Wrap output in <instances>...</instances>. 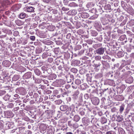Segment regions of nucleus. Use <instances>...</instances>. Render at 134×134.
Listing matches in <instances>:
<instances>
[{
  "mask_svg": "<svg viewBox=\"0 0 134 134\" xmlns=\"http://www.w3.org/2000/svg\"><path fill=\"white\" fill-rule=\"evenodd\" d=\"M42 50V48L40 47H37L36 49L35 52L36 54H39L41 53Z\"/></svg>",
  "mask_w": 134,
  "mask_h": 134,
  "instance_id": "obj_11",
  "label": "nucleus"
},
{
  "mask_svg": "<svg viewBox=\"0 0 134 134\" xmlns=\"http://www.w3.org/2000/svg\"><path fill=\"white\" fill-rule=\"evenodd\" d=\"M80 117L78 115H75L74 118V120L76 122H78L80 119Z\"/></svg>",
  "mask_w": 134,
  "mask_h": 134,
  "instance_id": "obj_15",
  "label": "nucleus"
},
{
  "mask_svg": "<svg viewBox=\"0 0 134 134\" xmlns=\"http://www.w3.org/2000/svg\"><path fill=\"white\" fill-rule=\"evenodd\" d=\"M72 12H75V11L74 10H72Z\"/></svg>",
  "mask_w": 134,
  "mask_h": 134,
  "instance_id": "obj_47",
  "label": "nucleus"
},
{
  "mask_svg": "<svg viewBox=\"0 0 134 134\" xmlns=\"http://www.w3.org/2000/svg\"><path fill=\"white\" fill-rule=\"evenodd\" d=\"M13 104L11 103H9L8 105H7V107L8 108H12L13 107Z\"/></svg>",
  "mask_w": 134,
  "mask_h": 134,
  "instance_id": "obj_21",
  "label": "nucleus"
},
{
  "mask_svg": "<svg viewBox=\"0 0 134 134\" xmlns=\"http://www.w3.org/2000/svg\"><path fill=\"white\" fill-rule=\"evenodd\" d=\"M91 101L94 105H97L99 103V100L97 97H93L92 98Z\"/></svg>",
  "mask_w": 134,
  "mask_h": 134,
  "instance_id": "obj_1",
  "label": "nucleus"
},
{
  "mask_svg": "<svg viewBox=\"0 0 134 134\" xmlns=\"http://www.w3.org/2000/svg\"><path fill=\"white\" fill-rule=\"evenodd\" d=\"M5 116L8 118H10V117L13 116V114L11 111H7L5 113Z\"/></svg>",
  "mask_w": 134,
  "mask_h": 134,
  "instance_id": "obj_5",
  "label": "nucleus"
},
{
  "mask_svg": "<svg viewBox=\"0 0 134 134\" xmlns=\"http://www.w3.org/2000/svg\"><path fill=\"white\" fill-rule=\"evenodd\" d=\"M118 58L121 57H123L124 54L121 51H119L116 54Z\"/></svg>",
  "mask_w": 134,
  "mask_h": 134,
  "instance_id": "obj_12",
  "label": "nucleus"
},
{
  "mask_svg": "<svg viewBox=\"0 0 134 134\" xmlns=\"http://www.w3.org/2000/svg\"><path fill=\"white\" fill-rule=\"evenodd\" d=\"M57 102H59L60 101V100H58L57 101Z\"/></svg>",
  "mask_w": 134,
  "mask_h": 134,
  "instance_id": "obj_50",
  "label": "nucleus"
},
{
  "mask_svg": "<svg viewBox=\"0 0 134 134\" xmlns=\"http://www.w3.org/2000/svg\"><path fill=\"white\" fill-rule=\"evenodd\" d=\"M40 128L41 132L42 133H44L46 132V130L47 128L46 125L42 124L41 125Z\"/></svg>",
  "mask_w": 134,
  "mask_h": 134,
  "instance_id": "obj_4",
  "label": "nucleus"
},
{
  "mask_svg": "<svg viewBox=\"0 0 134 134\" xmlns=\"http://www.w3.org/2000/svg\"><path fill=\"white\" fill-rule=\"evenodd\" d=\"M80 114L81 115H84L85 114V113L84 110H82V111H81L80 112Z\"/></svg>",
  "mask_w": 134,
  "mask_h": 134,
  "instance_id": "obj_27",
  "label": "nucleus"
},
{
  "mask_svg": "<svg viewBox=\"0 0 134 134\" xmlns=\"http://www.w3.org/2000/svg\"><path fill=\"white\" fill-rule=\"evenodd\" d=\"M72 70L73 71H74V72H77V70L75 68H73L72 69Z\"/></svg>",
  "mask_w": 134,
  "mask_h": 134,
  "instance_id": "obj_31",
  "label": "nucleus"
},
{
  "mask_svg": "<svg viewBox=\"0 0 134 134\" xmlns=\"http://www.w3.org/2000/svg\"><path fill=\"white\" fill-rule=\"evenodd\" d=\"M76 14V12H75V13H74V14H73V15H75V14Z\"/></svg>",
  "mask_w": 134,
  "mask_h": 134,
  "instance_id": "obj_48",
  "label": "nucleus"
},
{
  "mask_svg": "<svg viewBox=\"0 0 134 134\" xmlns=\"http://www.w3.org/2000/svg\"><path fill=\"white\" fill-rule=\"evenodd\" d=\"M44 2H46V3H48L50 0H42Z\"/></svg>",
  "mask_w": 134,
  "mask_h": 134,
  "instance_id": "obj_32",
  "label": "nucleus"
},
{
  "mask_svg": "<svg viewBox=\"0 0 134 134\" xmlns=\"http://www.w3.org/2000/svg\"><path fill=\"white\" fill-rule=\"evenodd\" d=\"M66 134H73V133L71 132H67Z\"/></svg>",
  "mask_w": 134,
  "mask_h": 134,
  "instance_id": "obj_38",
  "label": "nucleus"
},
{
  "mask_svg": "<svg viewBox=\"0 0 134 134\" xmlns=\"http://www.w3.org/2000/svg\"><path fill=\"white\" fill-rule=\"evenodd\" d=\"M25 104H22V105H21V107L23 106V107H25Z\"/></svg>",
  "mask_w": 134,
  "mask_h": 134,
  "instance_id": "obj_41",
  "label": "nucleus"
},
{
  "mask_svg": "<svg viewBox=\"0 0 134 134\" xmlns=\"http://www.w3.org/2000/svg\"><path fill=\"white\" fill-rule=\"evenodd\" d=\"M98 44L99 45H100L101 44Z\"/></svg>",
  "mask_w": 134,
  "mask_h": 134,
  "instance_id": "obj_52",
  "label": "nucleus"
},
{
  "mask_svg": "<svg viewBox=\"0 0 134 134\" xmlns=\"http://www.w3.org/2000/svg\"><path fill=\"white\" fill-rule=\"evenodd\" d=\"M20 78L19 76L18 75H15L12 78V80L14 81H16L18 80Z\"/></svg>",
  "mask_w": 134,
  "mask_h": 134,
  "instance_id": "obj_14",
  "label": "nucleus"
},
{
  "mask_svg": "<svg viewBox=\"0 0 134 134\" xmlns=\"http://www.w3.org/2000/svg\"><path fill=\"white\" fill-rule=\"evenodd\" d=\"M72 4V3H71V4H70V5H71Z\"/></svg>",
  "mask_w": 134,
  "mask_h": 134,
  "instance_id": "obj_55",
  "label": "nucleus"
},
{
  "mask_svg": "<svg viewBox=\"0 0 134 134\" xmlns=\"http://www.w3.org/2000/svg\"><path fill=\"white\" fill-rule=\"evenodd\" d=\"M26 16V14L24 13H21L19 15L20 18L21 19H23Z\"/></svg>",
  "mask_w": 134,
  "mask_h": 134,
  "instance_id": "obj_17",
  "label": "nucleus"
},
{
  "mask_svg": "<svg viewBox=\"0 0 134 134\" xmlns=\"http://www.w3.org/2000/svg\"><path fill=\"white\" fill-rule=\"evenodd\" d=\"M70 34H68V35H67L66 37L69 36V37H70Z\"/></svg>",
  "mask_w": 134,
  "mask_h": 134,
  "instance_id": "obj_42",
  "label": "nucleus"
},
{
  "mask_svg": "<svg viewBox=\"0 0 134 134\" xmlns=\"http://www.w3.org/2000/svg\"><path fill=\"white\" fill-rule=\"evenodd\" d=\"M101 122L102 124H105L107 122V119L104 117H102L101 119Z\"/></svg>",
  "mask_w": 134,
  "mask_h": 134,
  "instance_id": "obj_13",
  "label": "nucleus"
},
{
  "mask_svg": "<svg viewBox=\"0 0 134 134\" xmlns=\"http://www.w3.org/2000/svg\"><path fill=\"white\" fill-rule=\"evenodd\" d=\"M42 89H44L46 88V86L44 85H42L40 87Z\"/></svg>",
  "mask_w": 134,
  "mask_h": 134,
  "instance_id": "obj_30",
  "label": "nucleus"
},
{
  "mask_svg": "<svg viewBox=\"0 0 134 134\" xmlns=\"http://www.w3.org/2000/svg\"><path fill=\"white\" fill-rule=\"evenodd\" d=\"M68 125L69 126H73L72 124L71 123V121H69L68 122Z\"/></svg>",
  "mask_w": 134,
  "mask_h": 134,
  "instance_id": "obj_29",
  "label": "nucleus"
},
{
  "mask_svg": "<svg viewBox=\"0 0 134 134\" xmlns=\"http://www.w3.org/2000/svg\"><path fill=\"white\" fill-rule=\"evenodd\" d=\"M20 7L18 4L13 5L12 7V9L14 11H16Z\"/></svg>",
  "mask_w": 134,
  "mask_h": 134,
  "instance_id": "obj_8",
  "label": "nucleus"
},
{
  "mask_svg": "<svg viewBox=\"0 0 134 134\" xmlns=\"http://www.w3.org/2000/svg\"><path fill=\"white\" fill-rule=\"evenodd\" d=\"M115 109V108H113L112 109H111V110H112V112H113L114 111H113V110L114 109V110Z\"/></svg>",
  "mask_w": 134,
  "mask_h": 134,
  "instance_id": "obj_44",
  "label": "nucleus"
},
{
  "mask_svg": "<svg viewBox=\"0 0 134 134\" xmlns=\"http://www.w3.org/2000/svg\"><path fill=\"white\" fill-rule=\"evenodd\" d=\"M3 125L2 124H1L0 125V129H3Z\"/></svg>",
  "mask_w": 134,
  "mask_h": 134,
  "instance_id": "obj_35",
  "label": "nucleus"
},
{
  "mask_svg": "<svg viewBox=\"0 0 134 134\" xmlns=\"http://www.w3.org/2000/svg\"><path fill=\"white\" fill-rule=\"evenodd\" d=\"M105 51L104 48L101 47L98 48L96 51L97 53L99 55L103 54Z\"/></svg>",
  "mask_w": 134,
  "mask_h": 134,
  "instance_id": "obj_3",
  "label": "nucleus"
},
{
  "mask_svg": "<svg viewBox=\"0 0 134 134\" xmlns=\"http://www.w3.org/2000/svg\"><path fill=\"white\" fill-rule=\"evenodd\" d=\"M96 18H97L96 17V15H93V16L90 17V19L94 20Z\"/></svg>",
  "mask_w": 134,
  "mask_h": 134,
  "instance_id": "obj_25",
  "label": "nucleus"
},
{
  "mask_svg": "<svg viewBox=\"0 0 134 134\" xmlns=\"http://www.w3.org/2000/svg\"><path fill=\"white\" fill-rule=\"evenodd\" d=\"M124 108L123 106H121L120 107V109L119 110V111L120 113H122V111H123L124 110Z\"/></svg>",
  "mask_w": 134,
  "mask_h": 134,
  "instance_id": "obj_22",
  "label": "nucleus"
},
{
  "mask_svg": "<svg viewBox=\"0 0 134 134\" xmlns=\"http://www.w3.org/2000/svg\"><path fill=\"white\" fill-rule=\"evenodd\" d=\"M108 88H107V89H104L103 90V92H104L105 91L107 90H108Z\"/></svg>",
  "mask_w": 134,
  "mask_h": 134,
  "instance_id": "obj_39",
  "label": "nucleus"
},
{
  "mask_svg": "<svg viewBox=\"0 0 134 134\" xmlns=\"http://www.w3.org/2000/svg\"><path fill=\"white\" fill-rule=\"evenodd\" d=\"M82 122L83 123V125L85 126L88 125L90 123L88 120L84 118L82 119Z\"/></svg>",
  "mask_w": 134,
  "mask_h": 134,
  "instance_id": "obj_6",
  "label": "nucleus"
},
{
  "mask_svg": "<svg viewBox=\"0 0 134 134\" xmlns=\"http://www.w3.org/2000/svg\"><path fill=\"white\" fill-rule=\"evenodd\" d=\"M89 15L87 13H83L82 15V17L83 18H87L88 16Z\"/></svg>",
  "mask_w": 134,
  "mask_h": 134,
  "instance_id": "obj_18",
  "label": "nucleus"
},
{
  "mask_svg": "<svg viewBox=\"0 0 134 134\" xmlns=\"http://www.w3.org/2000/svg\"><path fill=\"white\" fill-rule=\"evenodd\" d=\"M34 72L35 74L37 75H39L40 74V72L38 69H36Z\"/></svg>",
  "mask_w": 134,
  "mask_h": 134,
  "instance_id": "obj_19",
  "label": "nucleus"
},
{
  "mask_svg": "<svg viewBox=\"0 0 134 134\" xmlns=\"http://www.w3.org/2000/svg\"><path fill=\"white\" fill-rule=\"evenodd\" d=\"M130 56L131 58H134V53L131 54L130 55Z\"/></svg>",
  "mask_w": 134,
  "mask_h": 134,
  "instance_id": "obj_33",
  "label": "nucleus"
},
{
  "mask_svg": "<svg viewBox=\"0 0 134 134\" xmlns=\"http://www.w3.org/2000/svg\"><path fill=\"white\" fill-rule=\"evenodd\" d=\"M72 88L74 89H76V87H75V86H72Z\"/></svg>",
  "mask_w": 134,
  "mask_h": 134,
  "instance_id": "obj_40",
  "label": "nucleus"
},
{
  "mask_svg": "<svg viewBox=\"0 0 134 134\" xmlns=\"http://www.w3.org/2000/svg\"><path fill=\"white\" fill-rule=\"evenodd\" d=\"M101 58V57L100 55L97 56L95 57V59L96 60H100Z\"/></svg>",
  "mask_w": 134,
  "mask_h": 134,
  "instance_id": "obj_24",
  "label": "nucleus"
},
{
  "mask_svg": "<svg viewBox=\"0 0 134 134\" xmlns=\"http://www.w3.org/2000/svg\"><path fill=\"white\" fill-rule=\"evenodd\" d=\"M37 80H38L37 79H36L35 80V81L36 82H37L38 83H39L40 82V80H39V81H38V82H37Z\"/></svg>",
  "mask_w": 134,
  "mask_h": 134,
  "instance_id": "obj_36",
  "label": "nucleus"
},
{
  "mask_svg": "<svg viewBox=\"0 0 134 134\" xmlns=\"http://www.w3.org/2000/svg\"><path fill=\"white\" fill-rule=\"evenodd\" d=\"M49 134H52V133H51L50 132V133H49Z\"/></svg>",
  "mask_w": 134,
  "mask_h": 134,
  "instance_id": "obj_51",
  "label": "nucleus"
},
{
  "mask_svg": "<svg viewBox=\"0 0 134 134\" xmlns=\"http://www.w3.org/2000/svg\"><path fill=\"white\" fill-rule=\"evenodd\" d=\"M97 33H96V34H95V35H97Z\"/></svg>",
  "mask_w": 134,
  "mask_h": 134,
  "instance_id": "obj_53",
  "label": "nucleus"
},
{
  "mask_svg": "<svg viewBox=\"0 0 134 134\" xmlns=\"http://www.w3.org/2000/svg\"><path fill=\"white\" fill-rule=\"evenodd\" d=\"M107 6H108L109 7L110 6V5L109 4L107 5Z\"/></svg>",
  "mask_w": 134,
  "mask_h": 134,
  "instance_id": "obj_46",
  "label": "nucleus"
},
{
  "mask_svg": "<svg viewBox=\"0 0 134 134\" xmlns=\"http://www.w3.org/2000/svg\"><path fill=\"white\" fill-rule=\"evenodd\" d=\"M68 108V107L66 105H62L60 107V110L62 111H65Z\"/></svg>",
  "mask_w": 134,
  "mask_h": 134,
  "instance_id": "obj_10",
  "label": "nucleus"
},
{
  "mask_svg": "<svg viewBox=\"0 0 134 134\" xmlns=\"http://www.w3.org/2000/svg\"><path fill=\"white\" fill-rule=\"evenodd\" d=\"M33 43V42H30V43H31V44H32V43Z\"/></svg>",
  "mask_w": 134,
  "mask_h": 134,
  "instance_id": "obj_49",
  "label": "nucleus"
},
{
  "mask_svg": "<svg viewBox=\"0 0 134 134\" xmlns=\"http://www.w3.org/2000/svg\"><path fill=\"white\" fill-rule=\"evenodd\" d=\"M75 83L77 85H79L81 83V81L79 79H76L75 80Z\"/></svg>",
  "mask_w": 134,
  "mask_h": 134,
  "instance_id": "obj_20",
  "label": "nucleus"
},
{
  "mask_svg": "<svg viewBox=\"0 0 134 134\" xmlns=\"http://www.w3.org/2000/svg\"><path fill=\"white\" fill-rule=\"evenodd\" d=\"M31 76V73L30 72H28L24 74L23 76L26 79L30 78Z\"/></svg>",
  "mask_w": 134,
  "mask_h": 134,
  "instance_id": "obj_7",
  "label": "nucleus"
},
{
  "mask_svg": "<svg viewBox=\"0 0 134 134\" xmlns=\"http://www.w3.org/2000/svg\"><path fill=\"white\" fill-rule=\"evenodd\" d=\"M79 94V91L77 90L74 91L72 96V97L74 100L77 99L78 98V95Z\"/></svg>",
  "mask_w": 134,
  "mask_h": 134,
  "instance_id": "obj_2",
  "label": "nucleus"
},
{
  "mask_svg": "<svg viewBox=\"0 0 134 134\" xmlns=\"http://www.w3.org/2000/svg\"><path fill=\"white\" fill-rule=\"evenodd\" d=\"M85 98L86 99H88V94H86L85 95Z\"/></svg>",
  "mask_w": 134,
  "mask_h": 134,
  "instance_id": "obj_28",
  "label": "nucleus"
},
{
  "mask_svg": "<svg viewBox=\"0 0 134 134\" xmlns=\"http://www.w3.org/2000/svg\"><path fill=\"white\" fill-rule=\"evenodd\" d=\"M99 66V65H95V66L96 67H97L98 66Z\"/></svg>",
  "mask_w": 134,
  "mask_h": 134,
  "instance_id": "obj_43",
  "label": "nucleus"
},
{
  "mask_svg": "<svg viewBox=\"0 0 134 134\" xmlns=\"http://www.w3.org/2000/svg\"><path fill=\"white\" fill-rule=\"evenodd\" d=\"M24 90L23 88H18V89H16V91L17 92H18V91H19V92L20 94H23L24 93V92H23V91Z\"/></svg>",
  "mask_w": 134,
  "mask_h": 134,
  "instance_id": "obj_16",
  "label": "nucleus"
},
{
  "mask_svg": "<svg viewBox=\"0 0 134 134\" xmlns=\"http://www.w3.org/2000/svg\"><path fill=\"white\" fill-rule=\"evenodd\" d=\"M106 134H115V133L113 131H111L107 132Z\"/></svg>",
  "mask_w": 134,
  "mask_h": 134,
  "instance_id": "obj_23",
  "label": "nucleus"
},
{
  "mask_svg": "<svg viewBox=\"0 0 134 134\" xmlns=\"http://www.w3.org/2000/svg\"><path fill=\"white\" fill-rule=\"evenodd\" d=\"M27 11L29 12H33L34 11V8L32 7H26Z\"/></svg>",
  "mask_w": 134,
  "mask_h": 134,
  "instance_id": "obj_9",
  "label": "nucleus"
},
{
  "mask_svg": "<svg viewBox=\"0 0 134 134\" xmlns=\"http://www.w3.org/2000/svg\"><path fill=\"white\" fill-rule=\"evenodd\" d=\"M19 32L17 31H15L14 32V35L15 36H17L19 34Z\"/></svg>",
  "mask_w": 134,
  "mask_h": 134,
  "instance_id": "obj_26",
  "label": "nucleus"
},
{
  "mask_svg": "<svg viewBox=\"0 0 134 134\" xmlns=\"http://www.w3.org/2000/svg\"><path fill=\"white\" fill-rule=\"evenodd\" d=\"M104 59H105V56H103L102 57Z\"/></svg>",
  "mask_w": 134,
  "mask_h": 134,
  "instance_id": "obj_45",
  "label": "nucleus"
},
{
  "mask_svg": "<svg viewBox=\"0 0 134 134\" xmlns=\"http://www.w3.org/2000/svg\"><path fill=\"white\" fill-rule=\"evenodd\" d=\"M64 9V8H62V9Z\"/></svg>",
  "mask_w": 134,
  "mask_h": 134,
  "instance_id": "obj_56",
  "label": "nucleus"
},
{
  "mask_svg": "<svg viewBox=\"0 0 134 134\" xmlns=\"http://www.w3.org/2000/svg\"><path fill=\"white\" fill-rule=\"evenodd\" d=\"M71 98L70 97H69L67 98V100L69 101H71Z\"/></svg>",
  "mask_w": 134,
  "mask_h": 134,
  "instance_id": "obj_37",
  "label": "nucleus"
},
{
  "mask_svg": "<svg viewBox=\"0 0 134 134\" xmlns=\"http://www.w3.org/2000/svg\"><path fill=\"white\" fill-rule=\"evenodd\" d=\"M34 40L35 39V37L34 36Z\"/></svg>",
  "mask_w": 134,
  "mask_h": 134,
  "instance_id": "obj_54",
  "label": "nucleus"
},
{
  "mask_svg": "<svg viewBox=\"0 0 134 134\" xmlns=\"http://www.w3.org/2000/svg\"><path fill=\"white\" fill-rule=\"evenodd\" d=\"M30 38L32 40L34 41V36H30Z\"/></svg>",
  "mask_w": 134,
  "mask_h": 134,
  "instance_id": "obj_34",
  "label": "nucleus"
}]
</instances>
